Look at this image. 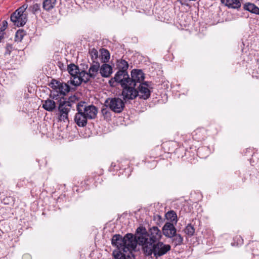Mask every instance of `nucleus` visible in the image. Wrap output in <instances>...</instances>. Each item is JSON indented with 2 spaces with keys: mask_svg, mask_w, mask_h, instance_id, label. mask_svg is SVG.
<instances>
[{
  "mask_svg": "<svg viewBox=\"0 0 259 259\" xmlns=\"http://www.w3.org/2000/svg\"><path fill=\"white\" fill-rule=\"evenodd\" d=\"M138 243L142 246L143 250L146 255L153 254L156 258L165 254L171 248L170 245L160 241L154 243L149 242L147 234H140L138 236Z\"/></svg>",
  "mask_w": 259,
  "mask_h": 259,
  "instance_id": "obj_1",
  "label": "nucleus"
},
{
  "mask_svg": "<svg viewBox=\"0 0 259 259\" xmlns=\"http://www.w3.org/2000/svg\"><path fill=\"white\" fill-rule=\"evenodd\" d=\"M138 242V239L136 240L132 234H127L123 238L120 235H114L112 238L111 243L113 246H116L117 249L134 250Z\"/></svg>",
  "mask_w": 259,
  "mask_h": 259,
  "instance_id": "obj_2",
  "label": "nucleus"
},
{
  "mask_svg": "<svg viewBox=\"0 0 259 259\" xmlns=\"http://www.w3.org/2000/svg\"><path fill=\"white\" fill-rule=\"evenodd\" d=\"M100 64L99 62L93 63L88 70V72L81 71L79 78L76 77L73 80V83L76 84H80L82 82L87 83L91 79L100 78Z\"/></svg>",
  "mask_w": 259,
  "mask_h": 259,
  "instance_id": "obj_3",
  "label": "nucleus"
},
{
  "mask_svg": "<svg viewBox=\"0 0 259 259\" xmlns=\"http://www.w3.org/2000/svg\"><path fill=\"white\" fill-rule=\"evenodd\" d=\"M69 84L68 81L67 83H64L56 79H52L50 83V86L52 88L50 97L54 99H57V96H65L70 91Z\"/></svg>",
  "mask_w": 259,
  "mask_h": 259,
  "instance_id": "obj_4",
  "label": "nucleus"
},
{
  "mask_svg": "<svg viewBox=\"0 0 259 259\" xmlns=\"http://www.w3.org/2000/svg\"><path fill=\"white\" fill-rule=\"evenodd\" d=\"M27 8V5H24L11 15V20L15 25L19 27L23 26L26 23L27 18L24 12Z\"/></svg>",
  "mask_w": 259,
  "mask_h": 259,
  "instance_id": "obj_5",
  "label": "nucleus"
},
{
  "mask_svg": "<svg viewBox=\"0 0 259 259\" xmlns=\"http://www.w3.org/2000/svg\"><path fill=\"white\" fill-rule=\"evenodd\" d=\"M105 106L115 113L121 112L124 108L125 105L123 100L119 98H109L106 100Z\"/></svg>",
  "mask_w": 259,
  "mask_h": 259,
  "instance_id": "obj_6",
  "label": "nucleus"
},
{
  "mask_svg": "<svg viewBox=\"0 0 259 259\" xmlns=\"http://www.w3.org/2000/svg\"><path fill=\"white\" fill-rule=\"evenodd\" d=\"M71 107V103L68 101H60L58 106L59 120L64 122L68 121V114Z\"/></svg>",
  "mask_w": 259,
  "mask_h": 259,
  "instance_id": "obj_7",
  "label": "nucleus"
},
{
  "mask_svg": "<svg viewBox=\"0 0 259 259\" xmlns=\"http://www.w3.org/2000/svg\"><path fill=\"white\" fill-rule=\"evenodd\" d=\"M121 87L122 88V95L125 101L133 100L138 96V92L135 89V85H131V83L128 82Z\"/></svg>",
  "mask_w": 259,
  "mask_h": 259,
  "instance_id": "obj_8",
  "label": "nucleus"
},
{
  "mask_svg": "<svg viewBox=\"0 0 259 259\" xmlns=\"http://www.w3.org/2000/svg\"><path fill=\"white\" fill-rule=\"evenodd\" d=\"M77 107L81 109L83 113L89 119H94L97 116L98 109L94 105L87 106L84 102H80L77 104Z\"/></svg>",
  "mask_w": 259,
  "mask_h": 259,
  "instance_id": "obj_9",
  "label": "nucleus"
},
{
  "mask_svg": "<svg viewBox=\"0 0 259 259\" xmlns=\"http://www.w3.org/2000/svg\"><path fill=\"white\" fill-rule=\"evenodd\" d=\"M143 234L144 233L141 234ZM144 234H147L148 235L149 242L154 243L159 241L163 233L157 227L153 226L149 229L148 233L146 232Z\"/></svg>",
  "mask_w": 259,
  "mask_h": 259,
  "instance_id": "obj_10",
  "label": "nucleus"
},
{
  "mask_svg": "<svg viewBox=\"0 0 259 259\" xmlns=\"http://www.w3.org/2000/svg\"><path fill=\"white\" fill-rule=\"evenodd\" d=\"M67 70L71 76L70 80H68V83L75 87L79 85L80 84H76L73 83V80L75 78L77 77L80 78L79 76L81 71H80L78 67L74 64H70L68 65Z\"/></svg>",
  "mask_w": 259,
  "mask_h": 259,
  "instance_id": "obj_11",
  "label": "nucleus"
},
{
  "mask_svg": "<svg viewBox=\"0 0 259 259\" xmlns=\"http://www.w3.org/2000/svg\"><path fill=\"white\" fill-rule=\"evenodd\" d=\"M132 78L129 77L128 82L131 85L136 86L137 82H141L144 79V74L141 70L135 69L131 72Z\"/></svg>",
  "mask_w": 259,
  "mask_h": 259,
  "instance_id": "obj_12",
  "label": "nucleus"
},
{
  "mask_svg": "<svg viewBox=\"0 0 259 259\" xmlns=\"http://www.w3.org/2000/svg\"><path fill=\"white\" fill-rule=\"evenodd\" d=\"M133 250L122 251V249H117L113 252V255L115 259H134L132 253Z\"/></svg>",
  "mask_w": 259,
  "mask_h": 259,
  "instance_id": "obj_13",
  "label": "nucleus"
},
{
  "mask_svg": "<svg viewBox=\"0 0 259 259\" xmlns=\"http://www.w3.org/2000/svg\"><path fill=\"white\" fill-rule=\"evenodd\" d=\"M176 233V228L171 222L166 223L162 227V233L167 238H172Z\"/></svg>",
  "mask_w": 259,
  "mask_h": 259,
  "instance_id": "obj_14",
  "label": "nucleus"
},
{
  "mask_svg": "<svg viewBox=\"0 0 259 259\" xmlns=\"http://www.w3.org/2000/svg\"><path fill=\"white\" fill-rule=\"evenodd\" d=\"M115 81L120 83L121 85H124L129 82V76L127 71L119 70L116 72L114 77Z\"/></svg>",
  "mask_w": 259,
  "mask_h": 259,
  "instance_id": "obj_15",
  "label": "nucleus"
},
{
  "mask_svg": "<svg viewBox=\"0 0 259 259\" xmlns=\"http://www.w3.org/2000/svg\"><path fill=\"white\" fill-rule=\"evenodd\" d=\"M77 112L75 114L74 117V121L76 124L79 127H84L87 124L88 119L87 117L82 112L81 109H79L77 107Z\"/></svg>",
  "mask_w": 259,
  "mask_h": 259,
  "instance_id": "obj_16",
  "label": "nucleus"
},
{
  "mask_svg": "<svg viewBox=\"0 0 259 259\" xmlns=\"http://www.w3.org/2000/svg\"><path fill=\"white\" fill-rule=\"evenodd\" d=\"M138 96L141 99L146 100L150 96L151 91L149 89L148 84L146 83H141L139 87Z\"/></svg>",
  "mask_w": 259,
  "mask_h": 259,
  "instance_id": "obj_17",
  "label": "nucleus"
},
{
  "mask_svg": "<svg viewBox=\"0 0 259 259\" xmlns=\"http://www.w3.org/2000/svg\"><path fill=\"white\" fill-rule=\"evenodd\" d=\"M221 3L229 9L239 10L241 6L239 0H221Z\"/></svg>",
  "mask_w": 259,
  "mask_h": 259,
  "instance_id": "obj_18",
  "label": "nucleus"
},
{
  "mask_svg": "<svg viewBox=\"0 0 259 259\" xmlns=\"http://www.w3.org/2000/svg\"><path fill=\"white\" fill-rule=\"evenodd\" d=\"M112 73V67L106 63L100 66V74L103 77H108Z\"/></svg>",
  "mask_w": 259,
  "mask_h": 259,
  "instance_id": "obj_19",
  "label": "nucleus"
},
{
  "mask_svg": "<svg viewBox=\"0 0 259 259\" xmlns=\"http://www.w3.org/2000/svg\"><path fill=\"white\" fill-rule=\"evenodd\" d=\"M42 107L49 112H52L56 109V104L55 101L50 99L42 101Z\"/></svg>",
  "mask_w": 259,
  "mask_h": 259,
  "instance_id": "obj_20",
  "label": "nucleus"
},
{
  "mask_svg": "<svg viewBox=\"0 0 259 259\" xmlns=\"http://www.w3.org/2000/svg\"><path fill=\"white\" fill-rule=\"evenodd\" d=\"M243 9L252 14L259 15V8L253 3H246L243 5Z\"/></svg>",
  "mask_w": 259,
  "mask_h": 259,
  "instance_id": "obj_21",
  "label": "nucleus"
},
{
  "mask_svg": "<svg viewBox=\"0 0 259 259\" xmlns=\"http://www.w3.org/2000/svg\"><path fill=\"white\" fill-rule=\"evenodd\" d=\"M57 0H45L42 7L45 10L49 11L53 9L56 4Z\"/></svg>",
  "mask_w": 259,
  "mask_h": 259,
  "instance_id": "obj_22",
  "label": "nucleus"
},
{
  "mask_svg": "<svg viewBox=\"0 0 259 259\" xmlns=\"http://www.w3.org/2000/svg\"><path fill=\"white\" fill-rule=\"evenodd\" d=\"M101 55L100 58L102 62L106 63L109 61L110 55L109 52L105 49H101L100 50Z\"/></svg>",
  "mask_w": 259,
  "mask_h": 259,
  "instance_id": "obj_23",
  "label": "nucleus"
},
{
  "mask_svg": "<svg viewBox=\"0 0 259 259\" xmlns=\"http://www.w3.org/2000/svg\"><path fill=\"white\" fill-rule=\"evenodd\" d=\"M171 238L172 239V242L175 246L180 245L183 244V238L179 234H177L176 233L173 237Z\"/></svg>",
  "mask_w": 259,
  "mask_h": 259,
  "instance_id": "obj_24",
  "label": "nucleus"
},
{
  "mask_svg": "<svg viewBox=\"0 0 259 259\" xmlns=\"http://www.w3.org/2000/svg\"><path fill=\"white\" fill-rule=\"evenodd\" d=\"M166 219L170 222L176 223L177 222V215L174 211H169L165 214Z\"/></svg>",
  "mask_w": 259,
  "mask_h": 259,
  "instance_id": "obj_25",
  "label": "nucleus"
},
{
  "mask_svg": "<svg viewBox=\"0 0 259 259\" xmlns=\"http://www.w3.org/2000/svg\"><path fill=\"white\" fill-rule=\"evenodd\" d=\"M117 67L119 68V70L127 71L128 64L124 60H120L118 61Z\"/></svg>",
  "mask_w": 259,
  "mask_h": 259,
  "instance_id": "obj_26",
  "label": "nucleus"
},
{
  "mask_svg": "<svg viewBox=\"0 0 259 259\" xmlns=\"http://www.w3.org/2000/svg\"><path fill=\"white\" fill-rule=\"evenodd\" d=\"M26 35L25 32L22 29L18 30L15 34V41L20 42L23 38L24 36Z\"/></svg>",
  "mask_w": 259,
  "mask_h": 259,
  "instance_id": "obj_27",
  "label": "nucleus"
},
{
  "mask_svg": "<svg viewBox=\"0 0 259 259\" xmlns=\"http://www.w3.org/2000/svg\"><path fill=\"white\" fill-rule=\"evenodd\" d=\"M184 232L186 234L189 236H192L193 235L195 232V229L193 226L191 225H188L185 229H184Z\"/></svg>",
  "mask_w": 259,
  "mask_h": 259,
  "instance_id": "obj_28",
  "label": "nucleus"
},
{
  "mask_svg": "<svg viewBox=\"0 0 259 259\" xmlns=\"http://www.w3.org/2000/svg\"><path fill=\"white\" fill-rule=\"evenodd\" d=\"M89 53L92 58V60H93V63H96V61L97 60L98 58V51L96 49L93 48L91 50H90Z\"/></svg>",
  "mask_w": 259,
  "mask_h": 259,
  "instance_id": "obj_29",
  "label": "nucleus"
},
{
  "mask_svg": "<svg viewBox=\"0 0 259 259\" xmlns=\"http://www.w3.org/2000/svg\"><path fill=\"white\" fill-rule=\"evenodd\" d=\"M31 12L35 14L36 12L39 10L40 9V5L38 4H34L32 6H31L30 8Z\"/></svg>",
  "mask_w": 259,
  "mask_h": 259,
  "instance_id": "obj_30",
  "label": "nucleus"
},
{
  "mask_svg": "<svg viewBox=\"0 0 259 259\" xmlns=\"http://www.w3.org/2000/svg\"><path fill=\"white\" fill-rule=\"evenodd\" d=\"M13 48L12 45L8 44L6 47L5 55H10L13 50Z\"/></svg>",
  "mask_w": 259,
  "mask_h": 259,
  "instance_id": "obj_31",
  "label": "nucleus"
},
{
  "mask_svg": "<svg viewBox=\"0 0 259 259\" xmlns=\"http://www.w3.org/2000/svg\"><path fill=\"white\" fill-rule=\"evenodd\" d=\"M106 107V108H103L101 110L102 114L105 117H108L110 116V112L108 110Z\"/></svg>",
  "mask_w": 259,
  "mask_h": 259,
  "instance_id": "obj_32",
  "label": "nucleus"
},
{
  "mask_svg": "<svg viewBox=\"0 0 259 259\" xmlns=\"http://www.w3.org/2000/svg\"><path fill=\"white\" fill-rule=\"evenodd\" d=\"M8 25V23L6 21H4L3 22V26L2 27V30H4L6 29Z\"/></svg>",
  "mask_w": 259,
  "mask_h": 259,
  "instance_id": "obj_33",
  "label": "nucleus"
},
{
  "mask_svg": "<svg viewBox=\"0 0 259 259\" xmlns=\"http://www.w3.org/2000/svg\"><path fill=\"white\" fill-rule=\"evenodd\" d=\"M26 258H30V257L28 254H25L23 256V258L25 259Z\"/></svg>",
  "mask_w": 259,
  "mask_h": 259,
  "instance_id": "obj_34",
  "label": "nucleus"
},
{
  "mask_svg": "<svg viewBox=\"0 0 259 259\" xmlns=\"http://www.w3.org/2000/svg\"><path fill=\"white\" fill-rule=\"evenodd\" d=\"M201 130H199V129H198V130H197L195 131V132H196V134H198V133H201Z\"/></svg>",
  "mask_w": 259,
  "mask_h": 259,
  "instance_id": "obj_35",
  "label": "nucleus"
}]
</instances>
